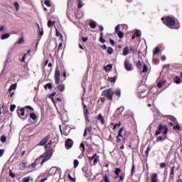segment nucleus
Masks as SVG:
<instances>
[{
	"instance_id": "obj_1",
	"label": "nucleus",
	"mask_w": 182,
	"mask_h": 182,
	"mask_svg": "<svg viewBox=\"0 0 182 182\" xmlns=\"http://www.w3.org/2000/svg\"><path fill=\"white\" fill-rule=\"evenodd\" d=\"M161 21L168 28H171V26H173V29H178L180 28V25L176 24V20L170 16L163 17Z\"/></svg>"
},
{
	"instance_id": "obj_2",
	"label": "nucleus",
	"mask_w": 182,
	"mask_h": 182,
	"mask_svg": "<svg viewBox=\"0 0 182 182\" xmlns=\"http://www.w3.org/2000/svg\"><path fill=\"white\" fill-rule=\"evenodd\" d=\"M167 133H168V128L167 127V125L159 124L158 126V129L156 131L154 136H156V137L160 134L167 136Z\"/></svg>"
},
{
	"instance_id": "obj_3",
	"label": "nucleus",
	"mask_w": 182,
	"mask_h": 182,
	"mask_svg": "<svg viewBox=\"0 0 182 182\" xmlns=\"http://www.w3.org/2000/svg\"><path fill=\"white\" fill-rule=\"evenodd\" d=\"M101 96L105 97L106 99H107V100L112 101L113 96H114V91H113V89L112 88L104 90L102 92Z\"/></svg>"
},
{
	"instance_id": "obj_4",
	"label": "nucleus",
	"mask_w": 182,
	"mask_h": 182,
	"mask_svg": "<svg viewBox=\"0 0 182 182\" xmlns=\"http://www.w3.org/2000/svg\"><path fill=\"white\" fill-rule=\"evenodd\" d=\"M114 173L115 174L114 177V180H117V178H119V181H124V178L126 177V173L124 172L122 173V169H120V168H116ZM120 173H122L120 174Z\"/></svg>"
},
{
	"instance_id": "obj_5",
	"label": "nucleus",
	"mask_w": 182,
	"mask_h": 182,
	"mask_svg": "<svg viewBox=\"0 0 182 182\" xmlns=\"http://www.w3.org/2000/svg\"><path fill=\"white\" fill-rule=\"evenodd\" d=\"M136 68L139 70L141 71V73H147L149 68L146 64L143 65V63L140 60L136 62Z\"/></svg>"
},
{
	"instance_id": "obj_6",
	"label": "nucleus",
	"mask_w": 182,
	"mask_h": 182,
	"mask_svg": "<svg viewBox=\"0 0 182 182\" xmlns=\"http://www.w3.org/2000/svg\"><path fill=\"white\" fill-rule=\"evenodd\" d=\"M25 109H28V110L33 111V108L29 105H27L25 107H22L20 109H17V114L21 119H23V117L25 116Z\"/></svg>"
},
{
	"instance_id": "obj_7",
	"label": "nucleus",
	"mask_w": 182,
	"mask_h": 182,
	"mask_svg": "<svg viewBox=\"0 0 182 182\" xmlns=\"http://www.w3.org/2000/svg\"><path fill=\"white\" fill-rule=\"evenodd\" d=\"M54 78L55 85H59V83L60 82V70H59V68L58 67L55 68V70Z\"/></svg>"
},
{
	"instance_id": "obj_8",
	"label": "nucleus",
	"mask_w": 182,
	"mask_h": 182,
	"mask_svg": "<svg viewBox=\"0 0 182 182\" xmlns=\"http://www.w3.org/2000/svg\"><path fill=\"white\" fill-rule=\"evenodd\" d=\"M40 159H43V160L41 163V166H43V163H46V161H48V160H49V159H50V156H49V151H46L44 154H43L42 155H41Z\"/></svg>"
},
{
	"instance_id": "obj_9",
	"label": "nucleus",
	"mask_w": 182,
	"mask_h": 182,
	"mask_svg": "<svg viewBox=\"0 0 182 182\" xmlns=\"http://www.w3.org/2000/svg\"><path fill=\"white\" fill-rule=\"evenodd\" d=\"M167 119L169 121L168 122H169L170 126H174V124H176V123H177V119H176V117H174V116L168 115Z\"/></svg>"
},
{
	"instance_id": "obj_10",
	"label": "nucleus",
	"mask_w": 182,
	"mask_h": 182,
	"mask_svg": "<svg viewBox=\"0 0 182 182\" xmlns=\"http://www.w3.org/2000/svg\"><path fill=\"white\" fill-rule=\"evenodd\" d=\"M124 65L125 69L128 70V72H130V70H132V68L133 65H132V63L129 61V60L125 59Z\"/></svg>"
},
{
	"instance_id": "obj_11",
	"label": "nucleus",
	"mask_w": 182,
	"mask_h": 182,
	"mask_svg": "<svg viewBox=\"0 0 182 182\" xmlns=\"http://www.w3.org/2000/svg\"><path fill=\"white\" fill-rule=\"evenodd\" d=\"M123 130H124V127H123L119 129L118 135L117 136V143H120V141H122V138L123 137L122 133H123Z\"/></svg>"
},
{
	"instance_id": "obj_12",
	"label": "nucleus",
	"mask_w": 182,
	"mask_h": 182,
	"mask_svg": "<svg viewBox=\"0 0 182 182\" xmlns=\"http://www.w3.org/2000/svg\"><path fill=\"white\" fill-rule=\"evenodd\" d=\"M65 146L66 149H72L73 146V141L70 139H68L65 142Z\"/></svg>"
},
{
	"instance_id": "obj_13",
	"label": "nucleus",
	"mask_w": 182,
	"mask_h": 182,
	"mask_svg": "<svg viewBox=\"0 0 182 182\" xmlns=\"http://www.w3.org/2000/svg\"><path fill=\"white\" fill-rule=\"evenodd\" d=\"M49 139H50V135H47L42 141L39 142L38 146H45L49 141Z\"/></svg>"
},
{
	"instance_id": "obj_14",
	"label": "nucleus",
	"mask_w": 182,
	"mask_h": 182,
	"mask_svg": "<svg viewBox=\"0 0 182 182\" xmlns=\"http://www.w3.org/2000/svg\"><path fill=\"white\" fill-rule=\"evenodd\" d=\"M99 155H97V154H95L91 158L90 160H94L93 163L95 164H97V161L99 160Z\"/></svg>"
},
{
	"instance_id": "obj_15",
	"label": "nucleus",
	"mask_w": 182,
	"mask_h": 182,
	"mask_svg": "<svg viewBox=\"0 0 182 182\" xmlns=\"http://www.w3.org/2000/svg\"><path fill=\"white\" fill-rule=\"evenodd\" d=\"M91 132H92V127H86L83 134V136L86 137V136H87V133H90Z\"/></svg>"
},
{
	"instance_id": "obj_16",
	"label": "nucleus",
	"mask_w": 182,
	"mask_h": 182,
	"mask_svg": "<svg viewBox=\"0 0 182 182\" xmlns=\"http://www.w3.org/2000/svg\"><path fill=\"white\" fill-rule=\"evenodd\" d=\"M167 138V136L164 134H163L162 136H159L156 138V141L159 143V141H164V140H166V139Z\"/></svg>"
},
{
	"instance_id": "obj_17",
	"label": "nucleus",
	"mask_w": 182,
	"mask_h": 182,
	"mask_svg": "<svg viewBox=\"0 0 182 182\" xmlns=\"http://www.w3.org/2000/svg\"><path fill=\"white\" fill-rule=\"evenodd\" d=\"M97 119V120H100V122H101V124H106V122H105V117H103L102 114H100Z\"/></svg>"
},
{
	"instance_id": "obj_18",
	"label": "nucleus",
	"mask_w": 182,
	"mask_h": 182,
	"mask_svg": "<svg viewBox=\"0 0 182 182\" xmlns=\"http://www.w3.org/2000/svg\"><path fill=\"white\" fill-rule=\"evenodd\" d=\"M166 82H167L166 80L159 81L157 83V86H158V87H159V89H161V87H163V86H166Z\"/></svg>"
},
{
	"instance_id": "obj_19",
	"label": "nucleus",
	"mask_w": 182,
	"mask_h": 182,
	"mask_svg": "<svg viewBox=\"0 0 182 182\" xmlns=\"http://www.w3.org/2000/svg\"><path fill=\"white\" fill-rule=\"evenodd\" d=\"M107 80L108 82H110V83H116V80H117V76H114L113 77H109Z\"/></svg>"
},
{
	"instance_id": "obj_20",
	"label": "nucleus",
	"mask_w": 182,
	"mask_h": 182,
	"mask_svg": "<svg viewBox=\"0 0 182 182\" xmlns=\"http://www.w3.org/2000/svg\"><path fill=\"white\" fill-rule=\"evenodd\" d=\"M57 90L58 92H63L65 90V85L63 84H60L57 86Z\"/></svg>"
},
{
	"instance_id": "obj_21",
	"label": "nucleus",
	"mask_w": 182,
	"mask_h": 182,
	"mask_svg": "<svg viewBox=\"0 0 182 182\" xmlns=\"http://www.w3.org/2000/svg\"><path fill=\"white\" fill-rule=\"evenodd\" d=\"M173 82L176 85H180V83H181V79L180 78V77L176 76L175 78L173 79Z\"/></svg>"
},
{
	"instance_id": "obj_22",
	"label": "nucleus",
	"mask_w": 182,
	"mask_h": 182,
	"mask_svg": "<svg viewBox=\"0 0 182 182\" xmlns=\"http://www.w3.org/2000/svg\"><path fill=\"white\" fill-rule=\"evenodd\" d=\"M129 47H125L122 51L123 56H127L129 55Z\"/></svg>"
},
{
	"instance_id": "obj_23",
	"label": "nucleus",
	"mask_w": 182,
	"mask_h": 182,
	"mask_svg": "<svg viewBox=\"0 0 182 182\" xmlns=\"http://www.w3.org/2000/svg\"><path fill=\"white\" fill-rule=\"evenodd\" d=\"M9 36H11V34L6 33L5 34L1 35V39L2 41H5V39H8V38H9Z\"/></svg>"
},
{
	"instance_id": "obj_24",
	"label": "nucleus",
	"mask_w": 182,
	"mask_h": 182,
	"mask_svg": "<svg viewBox=\"0 0 182 182\" xmlns=\"http://www.w3.org/2000/svg\"><path fill=\"white\" fill-rule=\"evenodd\" d=\"M114 95H115V96H117L118 97H120V96H122V90H120V89L115 90L114 92Z\"/></svg>"
},
{
	"instance_id": "obj_25",
	"label": "nucleus",
	"mask_w": 182,
	"mask_h": 182,
	"mask_svg": "<svg viewBox=\"0 0 182 182\" xmlns=\"http://www.w3.org/2000/svg\"><path fill=\"white\" fill-rule=\"evenodd\" d=\"M151 182H157V173H154L151 178Z\"/></svg>"
},
{
	"instance_id": "obj_26",
	"label": "nucleus",
	"mask_w": 182,
	"mask_h": 182,
	"mask_svg": "<svg viewBox=\"0 0 182 182\" xmlns=\"http://www.w3.org/2000/svg\"><path fill=\"white\" fill-rule=\"evenodd\" d=\"M115 33L117 34V36H118V38H119V39H122V38L124 37V33L122 31H119V32Z\"/></svg>"
},
{
	"instance_id": "obj_27",
	"label": "nucleus",
	"mask_w": 182,
	"mask_h": 182,
	"mask_svg": "<svg viewBox=\"0 0 182 182\" xmlns=\"http://www.w3.org/2000/svg\"><path fill=\"white\" fill-rule=\"evenodd\" d=\"M45 90H48V89H52V83L48 82L44 86Z\"/></svg>"
},
{
	"instance_id": "obj_28",
	"label": "nucleus",
	"mask_w": 182,
	"mask_h": 182,
	"mask_svg": "<svg viewBox=\"0 0 182 182\" xmlns=\"http://www.w3.org/2000/svg\"><path fill=\"white\" fill-rule=\"evenodd\" d=\"M173 130H180V124H178V122H177L175 125L173 127Z\"/></svg>"
},
{
	"instance_id": "obj_29",
	"label": "nucleus",
	"mask_w": 182,
	"mask_h": 182,
	"mask_svg": "<svg viewBox=\"0 0 182 182\" xmlns=\"http://www.w3.org/2000/svg\"><path fill=\"white\" fill-rule=\"evenodd\" d=\"M56 22L55 21H48V28H52V26H53V25H55Z\"/></svg>"
},
{
	"instance_id": "obj_30",
	"label": "nucleus",
	"mask_w": 182,
	"mask_h": 182,
	"mask_svg": "<svg viewBox=\"0 0 182 182\" xmlns=\"http://www.w3.org/2000/svg\"><path fill=\"white\" fill-rule=\"evenodd\" d=\"M100 42H101V43H105L106 42V40L103 38V33H100Z\"/></svg>"
},
{
	"instance_id": "obj_31",
	"label": "nucleus",
	"mask_w": 182,
	"mask_h": 182,
	"mask_svg": "<svg viewBox=\"0 0 182 182\" xmlns=\"http://www.w3.org/2000/svg\"><path fill=\"white\" fill-rule=\"evenodd\" d=\"M30 119H32V120H36L37 117H36V114L35 113H31L30 114Z\"/></svg>"
},
{
	"instance_id": "obj_32",
	"label": "nucleus",
	"mask_w": 182,
	"mask_h": 182,
	"mask_svg": "<svg viewBox=\"0 0 182 182\" xmlns=\"http://www.w3.org/2000/svg\"><path fill=\"white\" fill-rule=\"evenodd\" d=\"M14 6L16 8V11H19V8H21V6L19 5V3L15 1L14 3Z\"/></svg>"
},
{
	"instance_id": "obj_33",
	"label": "nucleus",
	"mask_w": 182,
	"mask_h": 182,
	"mask_svg": "<svg viewBox=\"0 0 182 182\" xmlns=\"http://www.w3.org/2000/svg\"><path fill=\"white\" fill-rule=\"evenodd\" d=\"M150 150H151V147L150 146H148L146 150L145 151V154L146 157H149V153L150 152Z\"/></svg>"
},
{
	"instance_id": "obj_34",
	"label": "nucleus",
	"mask_w": 182,
	"mask_h": 182,
	"mask_svg": "<svg viewBox=\"0 0 182 182\" xmlns=\"http://www.w3.org/2000/svg\"><path fill=\"white\" fill-rule=\"evenodd\" d=\"M150 150H151V147L150 146H148L146 150L145 151V154L146 157H149V153L150 152Z\"/></svg>"
},
{
	"instance_id": "obj_35",
	"label": "nucleus",
	"mask_w": 182,
	"mask_h": 182,
	"mask_svg": "<svg viewBox=\"0 0 182 182\" xmlns=\"http://www.w3.org/2000/svg\"><path fill=\"white\" fill-rule=\"evenodd\" d=\"M15 89H16V84H13L10 86L9 92H11V90H15Z\"/></svg>"
},
{
	"instance_id": "obj_36",
	"label": "nucleus",
	"mask_w": 182,
	"mask_h": 182,
	"mask_svg": "<svg viewBox=\"0 0 182 182\" xmlns=\"http://www.w3.org/2000/svg\"><path fill=\"white\" fill-rule=\"evenodd\" d=\"M29 52H31V50H28V53H25L23 57H22V59H21V61L22 62H25V59H26V58H28V55L29 53Z\"/></svg>"
},
{
	"instance_id": "obj_37",
	"label": "nucleus",
	"mask_w": 182,
	"mask_h": 182,
	"mask_svg": "<svg viewBox=\"0 0 182 182\" xmlns=\"http://www.w3.org/2000/svg\"><path fill=\"white\" fill-rule=\"evenodd\" d=\"M90 26L92 28V29L96 28V22L92 21L90 23Z\"/></svg>"
},
{
	"instance_id": "obj_38",
	"label": "nucleus",
	"mask_w": 182,
	"mask_h": 182,
	"mask_svg": "<svg viewBox=\"0 0 182 182\" xmlns=\"http://www.w3.org/2000/svg\"><path fill=\"white\" fill-rule=\"evenodd\" d=\"M80 147L81 149V151L82 153H85V144L83 142H82L80 145Z\"/></svg>"
},
{
	"instance_id": "obj_39",
	"label": "nucleus",
	"mask_w": 182,
	"mask_h": 182,
	"mask_svg": "<svg viewBox=\"0 0 182 182\" xmlns=\"http://www.w3.org/2000/svg\"><path fill=\"white\" fill-rule=\"evenodd\" d=\"M120 126H122V122H119L118 124L117 123L114 124V125L113 126V130H116V128L117 127H120Z\"/></svg>"
},
{
	"instance_id": "obj_40",
	"label": "nucleus",
	"mask_w": 182,
	"mask_h": 182,
	"mask_svg": "<svg viewBox=\"0 0 182 182\" xmlns=\"http://www.w3.org/2000/svg\"><path fill=\"white\" fill-rule=\"evenodd\" d=\"M36 166H38V163H36V161H35L31 164V166H28V168H35V167H36Z\"/></svg>"
},
{
	"instance_id": "obj_41",
	"label": "nucleus",
	"mask_w": 182,
	"mask_h": 182,
	"mask_svg": "<svg viewBox=\"0 0 182 182\" xmlns=\"http://www.w3.org/2000/svg\"><path fill=\"white\" fill-rule=\"evenodd\" d=\"M1 143H5L6 141V136L5 135H2L0 138Z\"/></svg>"
},
{
	"instance_id": "obj_42",
	"label": "nucleus",
	"mask_w": 182,
	"mask_h": 182,
	"mask_svg": "<svg viewBox=\"0 0 182 182\" xmlns=\"http://www.w3.org/2000/svg\"><path fill=\"white\" fill-rule=\"evenodd\" d=\"M82 0H78L77 1V8L78 9H80V8H82V6H83V4H82Z\"/></svg>"
},
{
	"instance_id": "obj_43",
	"label": "nucleus",
	"mask_w": 182,
	"mask_h": 182,
	"mask_svg": "<svg viewBox=\"0 0 182 182\" xmlns=\"http://www.w3.org/2000/svg\"><path fill=\"white\" fill-rule=\"evenodd\" d=\"M157 53H160V49L158 47L153 51V55H157Z\"/></svg>"
},
{
	"instance_id": "obj_44",
	"label": "nucleus",
	"mask_w": 182,
	"mask_h": 182,
	"mask_svg": "<svg viewBox=\"0 0 182 182\" xmlns=\"http://www.w3.org/2000/svg\"><path fill=\"white\" fill-rule=\"evenodd\" d=\"M107 52L109 55H112L113 53V48L112 47L108 48Z\"/></svg>"
},
{
	"instance_id": "obj_45",
	"label": "nucleus",
	"mask_w": 182,
	"mask_h": 182,
	"mask_svg": "<svg viewBox=\"0 0 182 182\" xmlns=\"http://www.w3.org/2000/svg\"><path fill=\"white\" fill-rule=\"evenodd\" d=\"M174 168H176L175 166H173L171 168V173H170V177L171 178H173V176H174Z\"/></svg>"
},
{
	"instance_id": "obj_46",
	"label": "nucleus",
	"mask_w": 182,
	"mask_h": 182,
	"mask_svg": "<svg viewBox=\"0 0 182 182\" xmlns=\"http://www.w3.org/2000/svg\"><path fill=\"white\" fill-rule=\"evenodd\" d=\"M73 164H74V168H76V167L79 166V161H77V159L74 160Z\"/></svg>"
},
{
	"instance_id": "obj_47",
	"label": "nucleus",
	"mask_w": 182,
	"mask_h": 182,
	"mask_svg": "<svg viewBox=\"0 0 182 182\" xmlns=\"http://www.w3.org/2000/svg\"><path fill=\"white\" fill-rule=\"evenodd\" d=\"M44 4L46 5V6H48V7L52 6V4H50V1H49V0H46L44 1Z\"/></svg>"
},
{
	"instance_id": "obj_48",
	"label": "nucleus",
	"mask_w": 182,
	"mask_h": 182,
	"mask_svg": "<svg viewBox=\"0 0 182 182\" xmlns=\"http://www.w3.org/2000/svg\"><path fill=\"white\" fill-rule=\"evenodd\" d=\"M103 180L105 182H110V181H109V176L107 175H105L103 176Z\"/></svg>"
},
{
	"instance_id": "obj_49",
	"label": "nucleus",
	"mask_w": 182,
	"mask_h": 182,
	"mask_svg": "<svg viewBox=\"0 0 182 182\" xmlns=\"http://www.w3.org/2000/svg\"><path fill=\"white\" fill-rule=\"evenodd\" d=\"M15 109H16V105H11L10 106V111H11V112H14V111L15 110Z\"/></svg>"
},
{
	"instance_id": "obj_50",
	"label": "nucleus",
	"mask_w": 182,
	"mask_h": 182,
	"mask_svg": "<svg viewBox=\"0 0 182 182\" xmlns=\"http://www.w3.org/2000/svg\"><path fill=\"white\" fill-rule=\"evenodd\" d=\"M9 176L10 177H11V178H15V173L14 172H12V170L9 171Z\"/></svg>"
},
{
	"instance_id": "obj_51",
	"label": "nucleus",
	"mask_w": 182,
	"mask_h": 182,
	"mask_svg": "<svg viewBox=\"0 0 182 182\" xmlns=\"http://www.w3.org/2000/svg\"><path fill=\"white\" fill-rule=\"evenodd\" d=\"M117 32H120V24L115 27V33H117Z\"/></svg>"
},
{
	"instance_id": "obj_52",
	"label": "nucleus",
	"mask_w": 182,
	"mask_h": 182,
	"mask_svg": "<svg viewBox=\"0 0 182 182\" xmlns=\"http://www.w3.org/2000/svg\"><path fill=\"white\" fill-rule=\"evenodd\" d=\"M23 42H25V41L23 40V38L21 37L20 39H18V44L22 45V43H23Z\"/></svg>"
},
{
	"instance_id": "obj_53",
	"label": "nucleus",
	"mask_w": 182,
	"mask_h": 182,
	"mask_svg": "<svg viewBox=\"0 0 182 182\" xmlns=\"http://www.w3.org/2000/svg\"><path fill=\"white\" fill-rule=\"evenodd\" d=\"M134 35H135V36H136V38H139V36H140V31H139V30H136L135 31V33H134Z\"/></svg>"
},
{
	"instance_id": "obj_54",
	"label": "nucleus",
	"mask_w": 182,
	"mask_h": 182,
	"mask_svg": "<svg viewBox=\"0 0 182 182\" xmlns=\"http://www.w3.org/2000/svg\"><path fill=\"white\" fill-rule=\"evenodd\" d=\"M134 170H135L134 164H132V171H131L132 176H133V174H134V173H135Z\"/></svg>"
},
{
	"instance_id": "obj_55",
	"label": "nucleus",
	"mask_w": 182,
	"mask_h": 182,
	"mask_svg": "<svg viewBox=\"0 0 182 182\" xmlns=\"http://www.w3.org/2000/svg\"><path fill=\"white\" fill-rule=\"evenodd\" d=\"M29 180H31L30 177H25L23 178V182H29Z\"/></svg>"
},
{
	"instance_id": "obj_56",
	"label": "nucleus",
	"mask_w": 182,
	"mask_h": 182,
	"mask_svg": "<svg viewBox=\"0 0 182 182\" xmlns=\"http://www.w3.org/2000/svg\"><path fill=\"white\" fill-rule=\"evenodd\" d=\"M68 178H70V179L71 180V181H73V182L76 181V178L72 177V176H70V174H68Z\"/></svg>"
},
{
	"instance_id": "obj_57",
	"label": "nucleus",
	"mask_w": 182,
	"mask_h": 182,
	"mask_svg": "<svg viewBox=\"0 0 182 182\" xmlns=\"http://www.w3.org/2000/svg\"><path fill=\"white\" fill-rule=\"evenodd\" d=\"M82 42L86 43L89 40V38H87V37H82Z\"/></svg>"
},
{
	"instance_id": "obj_58",
	"label": "nucleus",
	"mask_w": 182,
	"mask_h": 182,
	"mask_svg": "<svg viewBox=\"0 0 182 182\" xmlns=\"http://www.w3.org/2000/svg\"><path fill=\"white\" fill-rule=\"evenodd\" d=\"M166 163H161L160 164V168H164V167H166Z\"/></svg>"
},
{
	"instance_id": "obj_59",
	"label": "nucleus",
	"mask_w": 182,
	"mask_h": 182,
	"mask_svg": "<svg viewBox=\"0 0 182 182\" xmlns=\"http://www.w3.org/2000/svg\"><path fill=\"white\" fill-rule=\"evenodd\" d=\"M4 153H5V150L0 149V157H2V156H4Z\"/></svg>"
},
{
	"instance_id": "obj_60",
	"label": "nucleus",
	"mask_w": 182,
	"mask_h": 182,
	"mask_svg": "<svg viewBox=\"0 0 182 182\" xmlns=\"http://www.w3.org/2000/svg\"><path fill=\"white\" fill-rule=\"evenodd\" d=\"M28 163L26 162H23L22 164H21V167L23 168H26V166H27Z\"/></svg>"
},
{
	"instance_id": "obj_61",
	"label": "nucleus",
	"mask_w": 182,
	"mask_h": 182,
	"mask_svg": "<svg viewBox=\"0 0 182 182\" xmlns=\"http://www.w3.org/2000/svg\"><path fill=\"white\" fill-rule=\"evenodd\" d=\"M84 116H85L86 122H90V120L89 119V114H85Z\"/></svg>"
},
{
	"instance_id": "obj_62",
	"label": "nucleus",
	"mask_w": 182,
	"mask_h": 182,
	"mask_svg": "<svg viewBox=\"0 0 182 182\" xmlns=\"http://www.w3.org/2000/svg\"><path fill=\"white\" fill-rule=\"evenodd\" d=\"M109 42H110L112 46H114V40H113V39H109Z\"/></svg>"
},
{
	"instance_id": "obj_63",
	"label": "nucleus",
	"mask_w": 182,
	"mask_h": 182,
	"mask_svg": "<svg viewBox=\"0 0 182 182\" xmlns=\"http://www.w3.org/2000/svg\"><path fill=\"white\" fill-rule=\"evenodd\" d=\"M85 114H89V110L87 109V108L84 109V115H85Z\"/></svg>"
},
{
	"instance_id": "obj_64",
	"label": "nucleus",
	"mask_w": 182,
	"mask_h": 182,
	"mask_svg": "<svg viewBox=\"0 0 182 182\" xmlns=\"http://www.w3.org/2000/svg\"><path fill=\"white\" fill-rule=\"evenodd\" d=\"M166 55H162V56L161 57V60L163 62H164V60H166Z\"/></svg>"
}]
</instances>
